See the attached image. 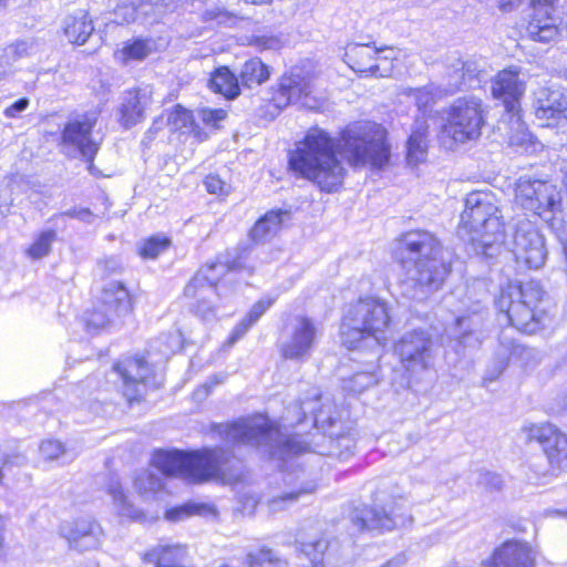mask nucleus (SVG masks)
Segmentation results:
<instances>
[{"mask_svg":"<svg viewBox=\"0 0 567 567\" xmlns=\"http://www.w3.org/2000/svg\"><path fill=\"white\" fill-rule=\"evenodd\" d=\"M169 240L166 237L153 236L142 243L138 254L143 258L154 259L167 249Z\"/></svg>","mask_w":567,"mask_h":567,"instance_id":"nucleus-49","label":"nucleus"},{"mask_svg":"<svg viewBox=\"0 0 567 567\" xmlns=\"http://www.w3.org/2000/svg\"><path fill=\"white\" fill-rule=\"evenodd\" d=\"M515 199L524 209L544 219L551 218L561 204V196L556 186L524 177H520L516 184Z\"/></svg>","mask_w":567,"mask_h":567,"instance_id":"nucleus-11","label":"nucleus"},{"mask_svg":"<svg viewBox=\"0 0 567 567\" xmlns=\"http://www.w3.org/2000/svg\"><path fill=\"white\" fill-rule=\"evenodd\" d=\"M316 491V485L313 483H307L305 486L300 487L298 491H292L280 496L274 497L268 502V507L270 512H278L290 504H293L298 501V498L303 494H311Z\"/></svg>","mask_w":567,"mask_h":567,"instance_id":"nucleus-43","label":"nucleus"},{"mask_svg":"<svg viewBox=\"0 0 567 567\" xmlns=\"http://www.w3.org/2000/svg\"><path fill=\"white\" fill-rule=\"evenodd\" d=\"M271 306L270 300H259L257 301L248 315L234 328L231 334L228 338L227 343L233 346L239 339H241L246 332L259 320V318L265 313V311Z\"/></svg>","mask_w":567,"mask_h":567,"instance_id":"nucleus-37","label":"nucleus"},{"mask_svg":"<svg viewBox=\"0 0 567 567\" xmlns=\"http://www.w3.org/2000/svg\"><path fill=\"white\" fill-rule=\"evenodd\" d=\"M457 68L463 71L466 89L475 87L481 83L482 69L476 61L460 59Z\"/></svg>","mask_w":567,"mask_h":567,"instance_id":"nucleus-50","label":"nucleus"},{"mask_svg":"<svg viewBox=\"0 0 567 567\" xmlns=\"http://www.w3.org/2000/svg\"><path fill=\"white\" fill-rule=\"evenodd\" d=\"M117 20L121 22H135L141 21L138 2L132 1L128 4L118 6L114 12Z\"/></svg>","mask_w":567,"mask_h":567,"instance_id":"nucleus-55","label":"nucleus"},{"mask_svg":"<svg viewBox=\"0 0 567 567\" xmlns=\"http://www.w3.org/2000/svg\"><path fill=\"white\" fill-rule=\"evenodd\" d=\"M153 101L151 86H137L126 90L120 97L117 121L124 128H131L145 118V112Z\"/></svg>","mask_w":567,"mask_h":567,"instance_id":"nucleus-20","label":"nucleus"},{"mask_svg":"<svg viewBox=\"0 0 567 567\" xmlns=\"http://www.w3.org/2000/svg\"><path fill=\"white\" fill-rule=\"evenodd\" d=\"M134 485L140 494L146 496L150 493L161 491L164 487V482L161 475L144 471L136 476Z\"/></svg>","mask_w":567,"mask_h":567,"instance_id":"nucleus-45","label":"nucleus"},{"mask_svg":"<svg viewBox=\"0 0 567 567\" xmlns=\"http://www.w3.org/2000/svg\"><path fill=\"white\" fill-rule=\"evenodd\" d=\"M535 115L551 126L559 120H567V90L540 87L535 93Z\"/></svg>","mask_w":567,"mask_h":567,"instance_id":"nucleus-24","label":"nucleus"},{"mask_svg":"<svg viewBox=\"0 0 567 567\" xmlns=\"http://www.w3.org/2000/svg\"><path fill=\"white\" fill-rule=\"evenodd\" d=\"M312 93V79L301 69L295 68L289 74H285L272 95V102L279 110L292 103L300 102Z\"/></svg>","mask_w":567,"mask_h":567,"instance_id":"nucleus-22","label":"nucleus"},{"mask_svg":"<svg viewBox=\"0 0 567 567\" xmlns=\"http://www.w3.org/2000/svg\"><path fill=\"white\" fill-rule=\"evenodd\" d=\"M481 477H482V483L485 484L486 486H488L493 489L502 488L503 482H502V478L499 475L486 472V473L482 474Z\"/></svg>","mask_w":567,"mask_h":567,"instance_id":"nucleus-62","label":"nucleus"},{"mask_svg":"<svg viewBox=\"0 0 567 567\" xmlns=\"http://www.w3.org/2000/svg\"><path fill=\"white\" fill-rule=\"evenodd\" d=\"M520 69L511 66L499 71L492 81L494 99L502 101L509 114H517L520 110V99L525 93V82L520 79Z\"/></svg>","mask_w":567,"mask_h":567,"instance_id":"nucleus-18","label":"nucleus"},{"mask_svg":"<svg viewBox=\"0 0 567 567\" xmlns=\"http://www.w3.org/2000/svg\"><path fill=\"white\" fill-rule=\"evenodd\" d=\"M426 136L421 131H412L408 140V161L410 164H417L423 159L426 151Z\"/></svg>","mask_w":567,"mask_h":567,"instance_id":"nucleus-46","label":"nucleus"},{"mask_svg":"<svg viewBox=\"0 0 567 567\" xmlns=\"http://www.w3.org/2000/svg\"><path fill=\"white\" fill-rule=\"evenodd\" d=\"M486 115L481 99L473 95L457 97L442 113L441 134L458 144L475 141L482 135Z\"/></svg>","mask_w":567,"mask_h":567,"instance_id":"nucleus-7","label":"nucleus"},{"mask_svg":"<svg viewBox=\"0 0 567 567\" xmlns=\"http://www.w3.org/2000/svg\"><path fill=\"white\" fill-rule=\"evenodd\" d=\"M528 439L540 444L553 470H567V434L550 423L533 424Z\"/></svg>","mask_w":567,"mask_h":567,"instance_id":"nucleus-17","label":"nucleus"},{"mask_svg":"<svg viewBox=\"0 0 567 567\" xmlns=\"http://www.w3.org/2000/svg\"><path fill=\"white\" fill-rule=\"evenodd\" d=\"M13 73V66L6 58H2V54L0 53V82L8 79Z\"/></svg>","mask_w":567,"mask_h":567,"instance_id":"nucleus-63","label":"nucleus"},{"mask_svg":"<svg viewBox=\"0 0 567 567\" xmlns=\"http://www.w3.org/2000/svg\"><path fill=\"white\" fill-rule=\"evenodd\" d=\"M348 320L368 330V333L378 342L390 324V315L386 303L377 297L360 298L346 309Z\"/></svg>","mask_w":567,"mask_h":567,"instance_id":"nucleus-14","label":"nucleus"},{"mask_svg":"<svg viewBox=\"0 0 567 567\" xmlns=\"http://www.w3.org/2000/svg\"><path fill=\"white\" fill-rule=\"evenodd\" d=\"M458 61L460 58H454L453 61L446 65L444 73L445 83L439 85L445 95H451L457 91L466 89L463 71L457 68Z\"/></svg>","mask_w":567,"mask_h":567,"instance_id":"nucleus-39","label":"nucleus"},{"mask_svg":"<svg viewBox=\"0 0 567 567\" xmlns=\"http://www.w3.org/2000/svg\"><path fill=\"white\" fill-rule=\"evenodd\" d=\"M153 41L150 39H136L125 42L121 50V55L124 62L130 60L142 61L152 51Z\"/></svg>","mask_w":567,"mask_h":567,"instance_id":"nucleus-41","label":"nucleus"},{"mask_svg":"<svg viewBox=\"0 0 567 567\" xmlns=\"http://www.w3.org/2000/svg\"><path fill=\"white\" fill-rule=\"evenodd\" d=\"M237 268V264L229 265L217 260L203 266L185 287L184 293L188 298L197 299L196 313L203 320L215 317V306L210 298L216 295V285L229 270Z\"/></svg>","mask_w":567,"mask_h":567,"instance_id":"nucleus-9","label":"nucleus"},{"mask_svg":"<svg viewBox=\"0 0 567 567\" xmlns=\"http://www.w3.org/2000/svg\"><path fill=\"white\" fill-rule=\"evenodd\" d=\"M94 30L87 11L76 10L63 20V31L71 43L84 44Z\"/></svg>","mask_w":567,"mask_h":567,"instance_id":"nucleus-29","label":"nucleus"},{"mask_svg":"<svg viewBox=\"0 0 567 567\" xmlns=\"http://www.w3.org/2000/svg\"><path fill=\"white\" fill-rule=\"evenodd\" d=\"M60 534L72 548L84 551L100 546L103 532L99 523L91 517H84L63 523L60 527Z\"/></svg>","mask_w":567,"mask_h":567,"instance_id":"nucleus-23","label":"nucleus"},{"mask_svg":"<svg viewBox=\"0 0 567 567\" xmlns=\"http://www.w3.org/2000/svg\"><path fill=\"white\" fill-rule=\"evenodd\" d=\"M440 254V240L434 234L423 229L402 234L394 251L405 272L406 284L419 288L423 293L437 290L451 271V265Z\"/></svg>","mask_w":567,"mask_h":567,"instance_id":"nucleus-3","label":"nucleus"},{"mask_svg":"<svg viewBox=\"0 0 567 567\" xmlns=\"http://www.w3.org/2000/svg\"><path fill=\"white\" fill-rule=\"evenodd\" d=\"M537 551L527 542L511 539L496 547L482 561L485 567H536Z\"/></svg>","mask_w":567,"mask_h":567,"instance_id":"nucleus-19","label":"nucleus"},{"mask_svg":"<svg viewBox=\"0 0 567 567\" xmlns=\"http://www.w3.org/2000/svg\"><path fill=\"white\" fill-rule=\"evenodd\" d=\"M114 370L123 380V393L128 402L140 401L144 395V389L151 369L144 358H134L124 363H116Z\"/></svg>","mask_w":567,"mask_h":567,"instance_id":"nucleus-25","label":"nucleus"},{"mask_svg":"<svg viewBox=\"0 0 567 567\" xmlns=\"http://www.w3.org/2000/svg\"><path fill=\"white\" fill-rule=\"evenodd\" d=\"M340 152L352 166L367 164L381 168L390 158L384 131L371 122L353 123L341 132L338 140L328 132L311 127L290 153L289 166L326 193L337 192L342 185L346 169L338 158Z\"/></svg>","mask_w":567,"mask_h":567,"instance_id":"nucleus-2","label":"nucleus"},{"mask_svg":"<svg viewBox=\"0 0 567 567\" xmlns=\"http://www.w3.org/2000/svg\"><path fill=\"white\" fill-rule=\"evenodd\" d=\"M217 515L218 511L213 503L202 501H188L165 512V518L169 522H182L190 516L216 518Z\"/></svg>","mask_w":567,"mask_h":567,"instance_id":"nucleus-31","label":"nucleus"},{"mask_svg":"<svg viewBox=\"0 0 567 567\" xmlns=\"http://www.w3.org/2000/svg\"><path fill=\"white\" fill-rule=\"evenodd\" d=\"M37 51V41L34 39L17 40L13 43L2 48L0 53L9 63L13 64L21 59L29 58Z\"/></svg>","mask_w":567,"mask_h":567,"instance_id":"nucleus-38","label":"nucleus"},{"mask_svg":"<svg viewBox=\"0 0 567 567\" xmlns=\"http://www.w3.org/2000/svg\"><path fill=\"white\" fill-rule=\"evenodd\" d=\"M197 115L205 125L218 128L219 123L226 118L227 112L224 109L202 107L197 111Z\"/></svg>","mask_w":567,"mask_h":567,"instance_id":"nucleus-52","label":"nucleus"},{"mask_svg":"<svg viewBox=\"0 0 567 567\" xmlns=\"http://www.w3.org/2000/svg\"><path fill=\"white\" fill-rule=\"evenodd\" d=\"M97 114L85 113L69 121L62 132V141L65 145L74 146L82 158L89 163V171L94 174L93 159L100 145L92 137V131L96 125Z\"/></svg>","mask_w":567,"mask_h":567,"instance_id":"nucleus-16","label":"nucleus"},{"mask_svg":"<svg viewBox=\"0 0 567 567\" xmlns=\"http://www.w3.org/2000/svg\"><path fill=\"white\" fill-rule=\"evenodd\" d=\"M297 548L311 561V567H323V556L329 547V542L323 534H298Z\"/></svg>","mask_w":567,"mask_h":567,"instance_id":"nucleus-30","label":"nucleus"},{"mask_svg":"<svg viewBox=\"0 0 567 567\" xmlns=\"http://www.w3.org/2000/svg\"><path fill=\"white\" fill-rule=\"evenodd\" d=\"M115 319L111 313L106 312L100 305H97L84 318L85 328L87 332L95 333L99 330L111 324Z\"/></svg>","mask_w":567,"mask_h":567,"instance_id":"nucleus-47","label":"nucleus"},{"mask_svg":"<svg viewBox=\"0 0 567 567\" xmlns=\"http://www.w3.org/2000/svg\"><path fill=\"white\" fill-rule=\"evenodd\" d=\"M141 23L159 22L167 13L176 9L175 0H138Z\"/></svg>","mask_w":567,"mask_h":567,"instance_id":"nucleus-34","label":"nucleus"},{"mask_svg":"<svg viewBox=\"0 0 567 567\" xmlns=\"http://www.w3.org/2000/svg\"><path fill=\"white\" fill-rule=\"evenodd\" d=\"M56 234L49 229L39 234L34 243L28 249V254L33 259H40L47 256L51 250V245L55 240Z\"/></svg>","mask_w":567,"mask_h":567,"instance_id":"nucleus-48","label":"nucleus"},{"mask_svg":"<svg viewBox=\"0 0 567 567\" xmlns=\"http://www.w3.org/2000/svg\"><path fill=\"white\" fill-rule=\"evenodd\" d=\"M39 449L41 455L48 461L62 460L64 462L68 458L64 445L58 440L42 441Z\"/></svg>","mask_w":567,"mask_h":567,"instance_id":"nucleus-51","label":"nucleus"},{"mask_svg":"<svg viewBox=\"0 0 567 567\" xmlns=\"http://www.w3.org/2000/svg\"><path fill=\"white\" fill-rule=\"evenodd\" d=\"M502 210L494 194L473 192L465 198V209L461 215L458 236L492 256L494 246L504 243L505 224Z\"/></svg>","mask_w":567,"mask_h":567,"instance_id":"nucleus-4","label":"nucleus"},{"mask_svg":"<svg viewBox=\"0 0 567 567\" xmlns=\"http://www.w3.org/2000/svg\"><path fill=\"white\" fill-rule=\"evenodd\" d=\"M99 305L114 319L127 315L132 309L127 289L117 281L110 282L104 287Z\"/></svg>","mask_w":567,"mask_h":567,"instance_id":"nucleus-28","label":"nucleus"},{"mask_svg":"<svg viewBox=\"0 0 567 567\" xmlns=\"http://www.w3.org/2000/svg\"><path fill=\"white\" fill-rule=\"evenodd\" d=\"M239 502L243 505V511L251 514L259 503V498L255 494H243L239 496Z\"/></svg>","mask_w":567,"mask_h":567,"instance_id":"nucleus-61","label":"nucleus"},{"mask_svg":"<svg viewBox=\"0 0 567 567\" xmlns=\"http://www.w3.org/2000/svg\"><path fill=\"white\" fill-rule=\"evenodd\" d=\"M523 351L524 348L503 331L499 337V347L495 358L484 373L483 384L486 385L487 383L497 380L507 368L509 358L513 355H520Z\"/></svg>","mask_w":567,"mask_h":567,"instance_id":"nucleus-27","label":"nucleus"},{"mask_svg":"<svg viewBox=\"0 0 567 567\" xmlns=\"http://www.w3.org/2000/svg\"><path fill=\"white\" fill-rule=\"evenodd\" d=\"M353 525L360 530H392L412 522L408 502L395 498L386 507H357L351 514Z\"/></svg>","mask_w":567,"mask_h":567,"instance_id":"nucleus-10","label":"nucleus"},{"mask_svg":"<svg viewBox=\"0 0 567 567\" xmlns=\"http://www.w3.org/2000/svg\"><path fill=\"white\" fill-rule=\"evenodd\" d=\"M250 44L260 50H278L281 48L282 41L277 35L262 33L254 34L250 38Z\"/></svg>","mask_w":567,"mask_h":567,"instance_id":"nucleus-54","label":"nucleus"},{"mask_svg":"<svg viewBox=\"0 0 567 567\" xmlns=\"http://www.w3.org/2000/svg\"><path fill=\"white\" fill-rule=\"evenodd\" d=\"M410 95L415 100L419 110L423 111L424 114L427 107L434 103L435 99H441L445 94L441 90V86L431 83L423 87L411 89Z\"/></svg>","mask_w":567,"mask_h":567,"instance_id":"nucleus-42","label":"nucleus"},{"mask_svg":"<svg viewBox=\"0 0 567 567\" xmlns=\"http://www.w3.org/2000/svg\"><path fill=\"white\" fill-rule=\"evenodd\" d=\"M392 49H377L370 44L350 43L346 48L344 61L361 76L389 78L393 72Z\"/></svg>","mask_w":567,"mask_h":567,"instance_id":"nucleus-12","label":"nucleus"},{"mask_svg":"<svg viewBox=\"0 0 567 567\" xmlns=\"http://www.w3.org/2000/svg\"><path fill=\"white\" fill-rule=\"evenodd\" d=\"M206 190L210 194L224 195L228 193L229 185L218 175L209 174L204 181Z\"/></svg>","mask_w":567,"mask_h":567,"instance_id":"nucleus-58","label":"nucleus"},{"mask_svg":"<svg viewBox=\"0 0 567 567\" xmlns=\"http://www.w3.org/2000/svg\"><path fill=\"white\" fill-rule=\"evenodd\" d=\"M555 0H532L533 13L526 27L529 39L549 43L558 35L557 18L554 13Z\"/></svg>","mask_w":567,"mask_h":567,"instance_id":"nucleus-21","label":"nucleus"},{"mask_svg":"<svg viewBox=\"0 0 567 567\" xmlns=\"http://www.w3.org/2000/svg\"><path fill=\"white\" fill-rule=\"evenodd\" d=\"M187 548L182 544L159 543L143 555L146 564L154 567H186Z\"/></svg>","mask_w":567,"mask_h":567,"instance_id":"nucleus-26","label":"nucleus"},{"mask_svg":"<svg viewBox=\"0 0 567 567\" xmlns=\"http://www.w3.org/2000/svg\"><path fill=\"white\" fill-rule=\"evenodd\" d=\"M109 494L113 498V504L118 513L123 517L131 518L133 520H141L144 517L143 512L136 508L126 497L122 489V485L118 481L112 478L109 484Z\"/></svg>","mask_w":567,"mask_h":567,"instance_id":"nucleus-36","label":"nucleus"},{"mask_svg":"<svg viewBox=\"0 0 567 567\" xmlns=\"http://www.w3.org/2000/svg\"><path fill=\"white\" fill-rule=\"evenodd\" d=\"M154 343H158V346L152 344V348H156L163 357L167 358L179 347V337L175 334H162Z\"/></svg>","mask_w":567,"mask_h":567,"instance_id":"nucleus-56","label":"nucleus"},{"mask_svg":"<svg viewBox=\"0 0 567 567\" xmlns=\"http://www.w3.org/2000/svg\"><path fill=\"white\" fill-rule=\"evenodd\" d=\"M320 398L319 390L312 388L311 398L301 399L299 402L303 417L311 414L316 426L324 432L321 440L327 446H319L318 450L310 451L308 443L300 435L282 433L262 414L243 417L233 423L214 424L213 431L226 442L248 445L262 456L278 461L281 471L292 468L295 460L315 454L346 460L355 449L354 437L349 430H344L334 404L324 403L317 408Z\"/></svg>","mask_w":567,"mask_h":567,"instance_id":"nucleus-1","label":"nucleus"},{"mask_svg":"<svg viewBox=\"0 0 567 567\" xmlns=\"http://www.w3.org/2000/svg\"><path fill=\"white\" fill-rule=\"evenodd\" d=\"M282 215L287 212H269L259 218L250 230V237L255 243H265L272 238L280 228Z\"/></svg>","mask_w":567,"mask_h":567,"instance_id":"nucleus-33","label":"nucleus"},{"mask_svg":"<svg viewBox=\"0 0 567 567\" xmlns=\"http://www.w3.org/2000/svg\"><path fill=\"white\" fill-rule=\"evenodd\" d=\"M277 559L271 549L261 548L256 553H248L246 564L248 567H262L265 563H269L274 567Z\"/></svg>","mask_w":567,"mask_h":567,"instance_id":"nucleus-53","label":"nucleus"},{"mask_svg":"<svg viewBox=\"0 0 567 567\" xmlns=\"http://www.w3.org/2000/svg\"><path fill=\"white\" fill-rule=\"evenodd\" d=\"M408 561L405 554L400 553L384 563L381 567H403Z\"/></svg>","mask_w":567,"mask_h":567,"instance_id":"nucleus-64","label":"nucleus"},{"mask_svg":"<svg viewBox=\"0 0 567 567\" xmlns=\"http://www.w3.org/2000/svg\"><path fill=\"white\" fill-rule=\"evenodd\" d=\"M437 351L436 341L424 329L405 332L394 344V353L411 379L433 370Z\"/></svg>","mask_w":567,"mask_h":567,"instance_id":"nucleus-8","label":"nucleus"},{"mask_svg":"<svg viewBox=\"0 0 567 567\" xmlns=\"http://www.w3.org/2000/svg\"><path fill=\"white\" fill-rule=\"evenodd\" d=\"M321 331L317 322L307 316H296L288 328L287 337L280 343L281 355L287 360H308Z\"/></svg>","mask_w":567,"mask_h":567,"instance_id":"nucleus-13","label":"nucleus"},{"mask_svg":"<svg viewBox=\"0 0 567 567\" xmlns=\"http://www.w3.org/2000/svg\"><path fill=\"white\" fill-rule=\"evenodd\" d=\"M513 254L517 265L528 269H539L545 264L547 251L544 237L529 221L517 225Z\"/></svg>","mask_w":567,"mask_h":567,"instance_id":"nucleus-15","label":"nucleus"},{"mask_svg":"<svg viewBox=\"0 0 567 567\" xmlns=\"http://www.w3.org/2000/svg\"><path fill=\"white\" fill-rule=\"evenodd\" d=\"M544 296L542 284L530 279L509 284L502 290L496 305L505 312L512 327L523 333L533 334L545 327V312L539 308Z\"/></svg>","mask_w":567,"mask_h":567,"instance_id":"nucleus-6","label":"nucleus"},{"mask_svg":"<svg viewBox=\"0 0 567 567\" xmlns=\"http://www.w3.org/2000/svg\"><path fill=\"white\" fill-rule=\"evenodd\" d=\"M61 217H70L79 219L85 224H92L94 219L93 213L89 208H72L60 214Z\"/></svg>","mask_w":567,"mask_h":567,"instance_id":"nucleus-60","label":"nucleus"},{"mask_svg":"<svg viewBox=\"0 0 567 567\" xmlns=\"http://www.w3.org/2000/svg\"><path fill=\"white\" fill-rule=\"evenodd\" d=\"M227 453L221 449H203L184 452L178 450L157 451L153 465L165 476H176L192 482H206L224 474Z\"/></svg>","mask_w":567,"mask_h":567,"instance_id":"nucleus-5","label":"nucleus"},{"mask_svg":"<svg viewBox=\"0 0 567 567\" xmlns=\"http://www.w3.org/2000/svg\"><path fill=\"white\" fill-rule=\"evenodd\" d=\"M270 75L269 68L258 58L246 61L239 73V84L251 89L265 83Z\"/></svg>","mask_w":567,"mask_h":567,"instance_id":"nucleus-35","label":"nucleus"},{"mask_svg":"<svg viewBox=\"0 0 567 567\" xmlns=\"http://www.w3.org/2000/svg\"><path fill=\"white\" fill-rule=\"evenodd\" d=\"M340 333L342 344L350 350L359 348L361 341H363L368 337H371V334L368 333V330L348 320L347 312H344L342 319Z\"/></svg>","mask_w":567,"mask_h":567,"instance_id":"nucleus-40","label":"nucleus"},{"mask_svg":"<svg viewBox=\"0 0 567 567\" xmlns=\"http://www.w3.org/2000/svg\"><path fill=\"white\" fill-rule=\"evenodd\" d=\"M192 113L179 105L176 106L175 111L169 115L168 118L169 123H172L173 126L177 130L187 127L192 123Z\"/></svg>","mask_w":567,"mask_h":567,"instance_id":"nucleus-57","label":"nucleus"},{"mask_svg":"<svg viewBox=\"0 0 567 567\" xmlns=\"http://www.w3.org/2000/svg\"><path fill=\"white\" fill-rule=\"evenodd\" d=\"M377 383L378 379L373 373L357 372L349 379H344L342 381V389L346 392L359 394Z\"/></svg>","mask_w":567,"mask_h":567,"instance_id":"nucleus-44","label":"nucleus"},{"mask_svg":"<svg viewBox=\"0 0 567 567\" xmlns=\"http://www.w3.org/2000/svg\"><path fill=\"white\" fill-rule=\"evenodd\" d=\"M209 89L228 100L236 99L240 93L239 79L227 66H220L212 73Z\"/></svg>","mask_w":567,"mask_h":567,"instance_id":"nucleus-32","label":"nucleus"},{"mask_svg":"<svg viewBox=\"0 0 567 567\" xmlns=\"http://www.w3.org/2000/svg\"><path fill=\"white\" fill-rule=\"evenodd\" d=\"M30 105L28 97H21L13 102L11 105L3 110V115L7 118H17L22 112H24Z\"/></svg>","mask_w":567,"mask_h":567,"instance_id":"nucleus-59","label":"nucleus"}]
</instances>
